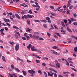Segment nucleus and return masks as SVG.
I'll return each mask as SVG.
<instances>
[{
	"mask_svg": "<svg viewBox=\"0 0 77 77\" xmlns=\"http://www.w3.org/2000/svg\"><path fill=\"white\" fill-rule=\"evenodd\" d=\"M55 64H56V66L58 68H59L60 67V63H59V62L57 60H55Z\"/></svg>",
	"mask_w": 77,
	"mask_h": 77,
	"instance_id": "1",
	"label": "nucleus"
},
{
	"mask_svg": "<svg viewBox=\"0 0 77 77\" xmlns=\"http://www.w3.org/2000/svg\"><path fill=\"white\" fill-rule=\"evenodd\" d=\"M29 73V74H35V71L33 70H29L28 71Z\"/></svg>",
	"mask_w": 77,
	"mask_h": 77,
	"instance_id": "2",
	"label": "nucleus"
},
{
	"mask_svg": "<svg viewBox=\"0 0 77 77\" xmlns=\"http://www.w3.org/2000/svg\"><path fill=\"white\" fill-rule=\"evenodd\" d=\"M20 48V45L18 44H17L15 47V49L16 51H18L19 50V48Z\"/></svg>",
	"mask_w": 77,
	"mask_h": 77,
	"instance_id": "3",
	"label": "nucleus"
},
{
	"mask_svg": "<svg viewBox=\"0 0 77 77\" xmlns=\"http://www.w3.org/2000/svg\"><path fill=\"white\" fill-rule=\"evenodd\" d=\"M31 50L32 51H37L38 49L36 48H35V46H33L31 48Z\"/></svg>",
	"mask_w": 77,
	"mask_h": 77,
	"instance_id": "4",
	"label": "nucleus"
},
{
	"mask_svg": "<svg viewBox=\"0 0 77 77\" xmlns=\"http://www.w3.org/2000/svg\"><path fill=\"white\" fill-rule=\"evenodd\" d=\"M33 38L34 39H38L39 38V37L38 35H33Z\"/></svg>",
	"mask_w": 77,
	"mask_h": 77,
	"instance_id": "5",
	"label": "nucleus"
},
{
	"mask_svg": "<svg viewBox=\"0 0 77 77\" xmlns=\"http://www.w3.org/2000/svg\"><path fill=\"white\" fill-rule=\"evenodd\" d=\"M23 19H24V18H25V19H28V15H24V16L22 17Z\"/></svg>",
	"mask_w": 77,
	"mask_h": 77,
	"instance_id": "6",
	"label": "nucleus"
},
{
	"mask_svg": "<svg viewBox=\"0 0 77 77\" xmlns=\"http://www.w3.org/2000/svg\"><path fill=\"white\" fill-rule=\"evenodd\" d=\"M15 15L17 18H18V19H21V17H20V16H19V15L18 14H15Z\"/></svg>",
	"mask_w": 77,
	"mask_h": 77,
	"instance_id": "7",
	"label": "nucleus"
},
{
	"mask_svg": "<svg viewBox=\"0 0 77 77\" xmlns=\"http://www.w3.org/2000/svg\"><path fill=\"white\" fill-rule=\"evenodd\" d=\"M48 76H50V77H51L52 76H53V74H54V73H53L52 74H50V72H48Z\"/></svg>",
	"mask_w": 77,
	"mask_h": 77,
	"instance_id": "8",
	"label": "nucleus"
},
{
	"mask_svg": "<svg viewBox=\"0 0 77 77\" xmlns=\"http://www.w3.org/2000/svg\"><path fill=\"white\" fill-rule=\"evenodd\" d=\"M32 45H31V44H29L28 45V46H27V48L28 50H30V48H32Z\"/></svg>",
	"mask_w": 77,
	"mask_h": 77,
	"instance_id": "9",
	"label": "nucleus"
},
{
	"mask_svg": "<svg viewBox=\"0 0 77 77\" xmlns=\"http://www.w3.org/2000/svg\"><path fill=\"white\" fill-rule=\"evenodd\" d=\"M66 29L68 32H71V33L72 32V31L69 29V26H67V27Z\"/></svg>",
	"mask_w": 77,
	"mask_h": 77,
	"instance_id": "10",
	"label": "nucleus"
},
{
	"mask_svg": "<svg viewBox=\"0 0 77 77\" xmlns=\"http://www.w3.org/2000/svg\"><path fill=\"white\" fill-rule=\"evenodd\" d=\"M26 11H27L26 10H23L21 12V14H25Z\"/></svg>",
	"mask_w": 77,
	"mask_h": 77,
	"instance_id": "11",
	"label": "nucleus"
},
{
	"mask_svg": "<svg viewBox=\"0 0 77 77\" xmlns=\"http://www.w3.org/2000/svg\"><path fill=\"white\" fill-rule=\"evenodd\" d=\"M31 30H33L32 29H30L29 28H27V30H26V32H31Z\"/></svg>",
	"mask_w": 77,
	"mask_h": 77,
	"instance_id": "12",
	"label": "nucleus"
},
{
	"mask_svg": "<svg viewBox=\"0 0 77 77\" xmlns=\"http://www.w3.org/2000/svg\"><path fill=\"white\" fill-rule=\"evenodd\" d=\"M73 16L75 18H77V14H76V13H74L73 14Z\"/></svg>",
	"mask_w": 77,
	"mask_h": 77,
	"instance_id": "13",
	"label": "nucleus"
},
{
	"mask_svg": "<svg viewBox=\"0 0 77 77\" xmlns=\"http://www.w3.org/2000/svg\"><path fill=\"white\" fill-rule=\"evenodd\" d=\"M22 72L23 73L24 75H27V72H26L24 70H23L22 71Z\"/></svg>",
	"mask_w": 77,
	"mask_h": 77,
	"instance_id": "14",
	"label": "nucleus"
},
{
	"mask_svg": "<svg viewBox=\"0 0 77 77\" xmlns=\"http://www.w3.org/2000/svg\"><path fill=\"white\" fill-rule=\"evenodd\" d=\"M35 3L36 5V7H37L38 8H40V6H39V5L38 4V2H35Z\"/></svg>",
	"mask_w": 77,
	"mask_h": 77,
	"instance_id": "15",
	"label": "nucleus"
},
{
	"mask_svg": "<svg viewBox=\"0 0 77 77\" xmlns=\"http://www.w3.org/2000/svg\"><path fill=\"white\" fill-rule=\"evenodd\" d=\"M2 59L3 60V61H4V62H6V59H5V57L2 56Z\"/></svg>",
	"mask_w": 77,
	"mask_h": 77,
	"instance_id": "16",
	"label": "nucleus"
},
{
	"mask_svg": "<svg viewBox=\"0 0 77 77\" xmlns=\"http://www.w3.org/2000/svg\"><path fill=\"white\" fill-rule=\"evenodd\" d=\"M70 20H71L72 21H76V20L75 18H74L73 17L71 18Z\"/></svg>",
	"mask_w": 77,
	"mask_h": 77,
	"instance_id": "17",
	"label": "nucleus"
},
{
	"mask_svg": "<svg viewBox=\"0 0 77 77\" xmlns=\"http://www.w3.org/2000/svg\"><path fill=\"white\" fill-rule=\"evenodd\" d=\"M14 69H15V70H16L17 71V72H20V69H18V68H17L16 67H15L14 68Z\"/></svg>",
	"mask_w": 77,
	"mask_h": 77,
	"instance_id": "18",
	"label": "nucleus"
},
{
	"mask_svg": "<svg viewBox=\"0 0 77 77\" xmlns=\"http://www.w3.org/2000/svg\"><path fill=\"white\" fill-rule=\"evenodd\" d=\"M52 48H53V49H56L57 48H58V46H55L54 47H52Z\"/></svg>",
	"mask_w": 77,
	"mask_h": 77,
	"instance_id": "19",
	"label": "nucleus"
},
{
	"mask_svg": "<svg viewBox=\"0 0 77 77\" xmlns=\"http://www.w3.org/2000/svg\"><path fill=\"white\" fill-rule=\"evenodd\" d=\"M61 32H62V33H63L62 34L63 35L65 34V31L63 30H61Z\"/></svg>",
	"mask_w": 77,
	"mask_h": 77,
	"instance_id": "20",
	"label": "nucleus"
},
{
	"mask_svg": "<svg viewBox=\"0 0 77 77\" xmlns=\"http://www.w3.org/2000/svg\"><path fill=\"white\" fill-rule=\"evenodd\" d=\"M17 60H19L20 62H23V60L21 59L19 57H17Z\"/></svg>",
	"mask_w": 77,
	"mask_h": 77,
	"instance_id": "21",
	"label": "nucleus"
},
{
	"mask_svg": "<svg viewBox=\"0 0 77 77\" xmlns=\"http://www.w3.org/2000/svg\"><path fill=\"white\" fill-rule=\"evenodd\" d=\"M13 29H19V28H18V27L17 26H13Z\"/></svg>",
	"mask_w": 77,
	"mask_h": 77,
	"instance_id": "22",
	"label": "nucleus"
},
{
	"mask_svg": "<svg viewBox=\"0 0 77 77\" xmlns=\"http://www.w3.org/2000/svg\"><path fill=\"white\" fill-rule=\"evenodd\" d=\"M41 21V22H43V23H47V20H40Z\"/></svg>",
	"mask_w": 77,
	"mask_h": 77,
	"instance_id": "23",
	"label": "nucleus"
},
{
	"mask_svg": "<svg viewBox=\"0 0 77 77\" xmlns=\"http://www.w3.org/2000/svg\"><path fill=\"white\" fill-rule=\"evenodd\" d=\"M63 74H69L70 73L69 72H63Z\"/></svg>",
	"mask_w": 77,
	"mask_h": 77,
	"instance_id": "24",
	"label": "nucleus"
},
{
	"mask_svg": "<svg viewBox=\"0 0 77 77\" xmlns=\"http://www.w3.org/2000/svg\"><path fill=\"white\" fill-rule=\"evenodd\" d=\"M52 54H56V55H59V54L58 53H57V52L55 51L53 53H52Z\"/></svg>",
	"mask_w": 77,
	"mask_h": 77,
	"instance_id": "25",
	"label": "nucleus"
},
{
	"mask_svg": "<svg viewBox=\"0 0 77 77\" xmlns=\"http://www.w3.org/2000/svg\"><path fill=\"white\" fill-rule=\"evenodd\" d=\"M32 10H30L29 11L28 13H29L30 14H33V13H32Z\"/></svg>",
	"mask_w": 77,
	"mask_h": 77,
	"instance_id": "26",
	"label": "nucleus"
},
{
	"mask_svg": "<svg viewBox=\"0 0 77 77\" xmlns=\"http://www.w3.org/2000/svg\"><path fill=\"white\" fill-rule=\"evenodd\" d=\"M34 21L36 22V23H41V21L39 20H34Z\"/></svg>",
	"mask_w": 77,
	"mask_h": 77,
	"instance_id": "27",
	"label": "nucleus"
},
{
	"mask_svg": "<svg viewBox=\"0 0 77 77\" xmlns=\"http://www.w3.org/2000/svg\"><path fill=\"white\" fill-rule=\"evenodd\" d=\"M68 21H69V23L70 24H71V20H70V19H68Z\"/></svg>",
	"mask_w": 77,
	"mask_h": 77,
	"instance_id": "28",
	"label": "nucleus"
},
{
	"mask_svg": "<svg viewBox=\"0 0 77 77\" xmlns=\"http://www.w3.org/2000/svg\"><path fill=\"white\" fill-rule=\"evenodd\" d=\"M65 61H66V65H67V66H69V63L68 62H67V61H66V60H65Z\"/></svg>",
	"mask_w": 77,
	"mask_h": 77,
	"instance_id": "29",
	"label": "nucleus"
},
{
	"mask_svg": "<svg viewBox=\"0 0 77 77\" xmlns=\"http://www.w3.org/2000/svg\"><path fill=\"white\" fill-rule=\"evenodd\" d=\"M74 50L75 51V52H77V47H75L74 48Z\"/></svg>",
	"mask_w": 77,
	"mask_h": 77,
	"instance_id": "30",
	"label": "nucleus"
},
{
	"mask_svg": "<svg viewBox=\"0 0 77 77\" xmlns=\"http://www.w3.org/2000/svg\"><path fill=\"white\" fill-rule=\"evenodd\" d=\"M28 18H32V16L29 14H28Z\"/></svg>",
	"mask_w": 77,
	"mask_h": 77,
	"instance_id": "31",
	"label": "nucleus"
},
{
	"mask_svg": "<svg viewBox=\"0 0 77 77\" xmlns=\"http://www.w3.org/2000/svg\"><path fill=\"white\" fill-rule=\"evenodd\" d=\"M9 43L11 45H13L14 44H15V43L13 42H9Z\"/></svg>",
	"mask_w": 77,
	"mask_h": 77,
	"instance_id": "32",
	"label": "nucleus"
},
{
	"mask_svg": "<svg viewBox=\"0 0 77 77\" xmlns=\"http://www.w3.org/2000/svg\"><path fill=\"white\" fill-rule=\"evenodd\" d=\"M47 35H48V36H49V37H50V36L51 35V33H50L48 32H47Z\"/></svg>",
	"mask_w": 77,
	"mask_h": 77,
	"instance_id": "33",
	"label": "nucleus"
},
{
	"mask_svg": "<svg viewBox=\"0 0 77 77\" xmlns=\"http://www.w3.org/2000/svg\"><path fill=\"white\" fill-rule=\"evenodd\" d=\"M27 23L28 24H29V25H30V20H27Z\"/></svg>",
	"mask_w": 77,
	"mask_h": 77,
	"instance_id": "34",
	"label": "nucleus"
},
{
	"mask_svg": "<svg viewBox=\"0 0 77 77\" xmlns=\"http://www.w3.org/2000/svg\"><path fill=\"white\" fill-rule=\"evenodd\" d=\"M11 67L12 69H14V65H11Z\"/></svg>",
	"mask_w": 77,
	"mask_h": 77,
	"instance_id": "35",
	"label": "nucleus"
},
{
	"mask_svg": "<svg viewBox=\"0 0 77 77\" xmlns=\"http://www.w3.org/2000/svg\"><path fill=\"white\" fill-rule=\"evenodd\" d=\"M71 6V5H70V3H69V2H68V3L67 5V7H69Z\"/></svg>",
	"mask_w": 77,
	"mask_h": 77,
	"instance_id": "36",
	"label": "nucleus"
},
{
	"mask_svg": "<svg viewBox=\"0 0 77 77\" xmlns=\"http://www.w3.org/2000/svg\"><path fill=\"white\" fill-rule=\"evenodd\" d=\"M22 39H23V40H26V39H27V38L26 37H22Z\"/></svg>",
	"mask_w": 77,
	"mask_h": 77,
	"instance_id": "37",
	"label": "nucleus"
},
{
	"mask_svg": "<svg viewBox=\"0 0 77 77\" xmlns=\"http://www.w3.org/2000/svg\"><path fill=\"white\" fill-rule=\"evenodd\" d=\"M69 12H70V11L68 10L67 11V14H69V15H70V13H69Z\"/></svg>",
	"mask_w": 77,
	"mask_h": 77,
	"instance_id": "38",
	"label": "nucleus"
},
{
	"mask_svg": "<svg viewBox=\"0 0 77 77\" xmlns=\"http://www.w3.org/2000/svg\"><path fill=\"white\" fill-rule=\"evenodd\" d=\"M55 34H56V35H57V36H58L59 37H60V35L59 33H55Z\"/></svg>",
	"mask_w": 77,
	"mask_h": 77,
	"instance_id": "39",
	"label": "nucleus"
},
{
	"mask_svg": "<svg viewBox=\"0 0 77 77\" xmlns=\"http://www.w3.org/2000/svg\"><path fill=\"white\" fill-rule=\"evenodd\" d=\"M73 24H74V25H75V26H77V22H76L73 23Z\"/></svg>",
	"mask_w": 77,
	"mask_h": 77,
	"instance_id": "40",
	"label": "nucleus"
},
{
	"mask_svg": "<svg viewBox=\"0 0 77 77\" xmlns=\"http://www.w3.org/2000/svg\"><path fill=\"white\" fill-rule=\"evenodd\" d=\"M39 40H42V41H44V39L42 38H38Z\"/></svg>",
	"mask_w": 77,
	"mask_h": 77,
	"instance_id": "41",
	"label": "nucleus"
},
{
	"mask_svg": "<svg viewBox=\"0 0 77 77\" xmlns=\"http://www.w3.org/2000/svg\"><path fill=\"white\" fill-rule=\"evenodd\" d=\"M73 8V6L72 5H71L70 6V7L69 8V9H71Z\"/></svg>",
	"mask_w": 77,
	"mask_h": 77,
	"instance_id": "42",
	"label": "nucleus"
},
{
	"mask_svg": "<svg viewBox=\"0 0 77 77\" xmlns=\"http://www.w3.org/2000/svg\"><path fill=\"white\" fill-rule=\"evenodd\" d=\"M34 34H36V35H39V33L38 32H34Z\"/></svg>",
	"mask_w": 77,
	"mask_h": 77,
	"instance_id": "43",
	"label": "nucleus"
},
{
	"mask_svg": "<svg viewBox=\"0 0 77 77\" xmlns=\"http://www.w3.org/2000/svg\"><path fill=\"white\" fill-rule=\"evenodd\" d=\"M24 5H26V4H25V3H23L22 4L20 5V6H24Z\"/></svg>",
	"mask_w": 77,
	"mask_h": 77,
	"instance_id": "44",
	"label": "nucleus"
},
{
	"mask_svg": "<svg viewBox=\"0 0 77 77\" xmlns=\"http://www.w3.org/2000/svg\"><path fill=\"white\" fill-rule=\"evenodd\" d=\"M15 32L16 33H17L19 36H20V33H19V32Z\"/></svg>",
	"mask_w": 77,
	"mask_h": 77,
	"instance_id": "45",
	"label": "nucleus"
},
{
	"mask_svg": "<svg viewBox=\"0 0 77 77\" xmlns=\"http://www.w3.org/2000/svg\"><path fill=\"white\" fill-rule=\"evenodd\" d=\"M3 19L4 20V21H5V22H7V19H6L5 17H4L3 18Z\"/></svg>",
	"mask_w": 77,
	"mask_h": 77,
	"instance_id": "46",
	"label": "nucleus"
},
{
	"mask_svg": "<svg viewBox=\"0 0 77 77\" xmlns=\"http://www.w3.org/2000/svg\"><path fill=\"white\" fill-rule=\"evenodd\" d=\"M38 73H39L40 74H42V72L41 71V70H39L38 71Z\"/></svg>",
	"mask_w": 77,
	"mask_h": 77,
	"instance_id": "47",
	"label": "nucleus"
},
{
	"mask_svg": "<svg viewBox=\"0 0 77 77\" xmlns=\"http://www.w3.org/2000/svg\"><path fill=\"white\" fill-rule=\"evenodd\" d=\"M35 61L36 62V63H40V61L39 60H36Z\"/></svg>",
	"mask_w": 77,
	"mask_h": 77,
	"instance_id": "48",
	"label": "nucleus"
},
{
	"mask_svg": "<svg viewBox=\"0 0 77 77\" xmlns=\"http://www.w3.org/2000/svg\"><path fill=\"white\" fill-rule=\"evenodd\" d=\"M50 8L51 9H54V6H50Z\"/></svg>",
	"mask_w": 77,
	"mask_h": 77,
	"instance_id": "49",
	"label": "nucleus"
},
{
	"mask_svg": "<svg viewBox=\"0 0 77 77\" xmlns=\"http://www.w3.org/2000/svg\"><path fill=\"white\" fill-rule=\"evenodd\" d=\"M43 26L44 27H45V29L47 28V25L46 24H44Z\"/></svg>",
	"mask_w": 77,
	"mask_h": 77,
	"instance_id": "50",
	"label": "nucleus"
},
{
	"mask_svg": "<svg viewBox=\"0 0 77 77\" xmlns=\"http://www.w3.org/2000/svg\"><path fill=\"white\" fill-rule=\"evenodd\" d=\"M72 70H73V71H74L75 72H77V70L75 69L74 68H72Z\"/></svg>",
	"mask_w": 77,
	"mask_h": 77,
	"instance_id": "51",
	"label": "nucleus"
},
{
	"mask_svg": "<svg viewBox=\"0 0 77 77\" xmlns=\"http://www.w3.org/2000/svg\"><path fill=\"white\" fill-rule=\"evenodd\" d=\"M5 30H6V31H8V28H7V27H5Z\"/></svg>",
	"mask_w": 77,
	"mask_h": 77,
	"instance_id": "52",
	"label": "nucleus"
},
{
	"mask_svg": "<svg viewBox=\"0 0 77 77\" xmlns=\"http://www.w3.org/2000/svg\"><path fill=\"white\" fill-rule=\"evenodd\" d=\"M6 25L7 26H8L11 27V25L10 24H9V23H8V22L6 23Z\"/></svg>",
	"mask_w": 77,
	"mask_h": 77,
	"instance_id": "53",
	"label": "nucleus"
},
{
	"mask_svg": "<svg viewBox=\"0 0 77 77\" xmlns=\"http://www.w3.org/2000/svg\"><path fill=\"white\" fill-rule=\"evenodd\" d=\"M26 37L27 38V40H29V39H30V37H29V36H27Z\"/></svg>",
	"mask_w": 77,
	"mask_h": 77,
	"instance_id": "54",
	"label": "nucleus"
},
{
	"mask_svg": "<svg viewBox=\"0 0 77 77\" xmlns=\"http://www.w3.org/2000/svg\"><path fill=\"white\" fill-rule=\"evenodd\" d=\"M46 19L47 20H49L50 19V18L49 17H46Z\"/></svg>",
	"mask_w": 77,
	"mask_h": 77,
	"instance_id": "55",
	"label": "nucleus"
},
{
	"mask_svg": "<svg viewBox=\"0 0 77 77\" xmlns=\"http://www.w3.org/2000/svg\"><path fill=\"white\" fill-rule=\"evenodd\" d=\"M29 35L30 37L31 38H33V35L32 34H29Z\"/></svg>",
	"mask_w": 77,
	"mask_h": 77,
	"instance_id": "56",
	"label": "nucleus"
},
{
	"mask_svg": "<svg viewBox=\"0 0 77 77\" xmlns=\"http://www.w3.org/2000/svg\"><path fill=\"white\" fill-rule=\"evenodd\" d=\"M27 62H28V63H30V62H32V61H30L29 60H27Z\"/></svg>",
	"mask_w": 77,
	"mask_h": 77,
	"instance_id": "57",
	"label": "nucleus"
},
{
	"mask_svg": "<svg viewBox=\"0 0 77 77\" xmlns=\"http://www.w3.org/2000/svg\"><path fill=\"white\" fill-rule=\"evenodd\" d=\"M48 23H51V20H50V19H49V20H48Z\"/></svg>",
	"mask_w": 77,
	"mask_h": 77,
	"instance_id": "58",
	"label": "nucleus"
},
{
	"mask_svg": "<svg viewBox=\"0 0 77 77\" xmlns=\"http://www.w3.org/2000/svg\"><path fill=\"white\" fill-rule=\"evenodd\" d=\"M7 22H8V23H11V21H10V20L9 19H7Z\"/></svg>",
	"mask_w": 77,
	"mask_h": 77,
	"instance_id": "59",
	"label": "nucleus"
},
{
	"mask_svg": "<svg viewBox=\"0 0 77 77\" xmlns=\"http://www.w3.org/2000/svg\"><path fill=\"white\" fill-rule=\"evenodd\" d=\"M11 35H8L7 36L8 38H11Z\"/></svg>",
	"mask_w": 77,
	"mask_h": 77,
	"instance_id": "60",
	"label": "nucleus"
},
{
	"mask_svg": "<svg viewBox=\"0 0 77 77\" xmlns=\"http://www.w3.org/2000/svg\"><path fill=\"white\" fill-rule=\"evenodd\" d=\"M42 65H43V66H46V64L45 63H42Z\"/></svg>",
	"mask_w": 77,
	"mask_h": 77,
	"instance_id": "61",
	"label": "nucleus"
},
{
	"mask_svg": "<svg viewBox=\"0 0 77 77\" xmlns=\"http://www.w3.org/2000/svg\"><path fill=\"white\" fill-rule=\"evenodd\" d=\"M54 77H57V74H56V73H55L54 74Z\"/></svg>",
	"mask_w": 77,
	"mask_h": 77,
	"instance_id": "62",
	"label": "nucleus"
},
{
	"mask_svg": "<svg viewBox=\"0 0 77 77\" xmlns=\"http://www.w3.org/2000/svg\"><path fill=\"white\" fill-rule=\"evenodd\" d=\"M45 8H47V9H48V6L47 5H46L45 6Z\"/></svg>",
	"mask_w": 77,
	"mask_h": 77,
	"instance_id": "63",
	"label": "nucleus"
},
{
	"mask_svg": "<svg viewBox=\"0 0 77 77\" xmlns=\"http://www.w3.org/2000/svg\"><path fill=\"white\" fill-rule=\"evenodd\" d=\"M58 77H63V76L61 75H58Z\"/></svg>",
	"mask_w": 77,
	"mask_h": 77,
	"instance_id": "64",
	"label": "nucleus"
}]
</instances>
